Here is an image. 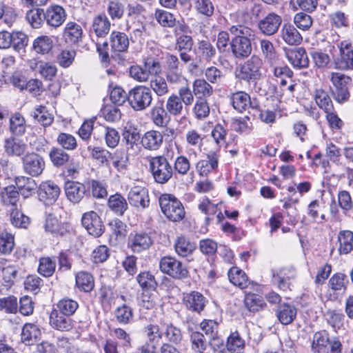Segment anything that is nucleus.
<instances>
[{"instance_id": "obj_1", "label": "nucleus", "mask_w": 353, "mask_h": 353, "mask_svg": "<svg viewBox=\"0 0 353 353\" xmlns=\"http://www.w3.org/2000/svg\"><path fill=\"white\" fill-rule=\"evenodd\" d=\"M263 62L258 56L252 55L246 61L237 65L234 76L240 82L256 85L261 79Z\"/></svg>"}, {"instance_id": "obj_2", "label": "nucleus", "mask_w": 353, "mask_h": 353, "mask_svg": "<svg viewBox=\"0 0 353 353\" xmlns=\"http://www.w3.org/2000/svg\"><path fill=\"white\" fill-rule=\"evenodd\" d=\"M162 213L172 222H179L185 215L182 203L172 194H162L159 198Z\"/></svg>"}, {"instance_id": "obj_3", "label": "nucleus", "mask_w": 353, "mask_h": 353, "mask_svg": "<svg viewBox=\"0 0 353 353\" xmlns=\"http://www.w3.org/2000/svg\"><path fill=\"white\" fill-rule=\"evenodd\" d=\"M159 269L165 274L176 280H184L190 277L187 266L174 256H163L159 261Z\"/></svg>"}, {"instance_id": "obj_4", "label": "nucleus", "mask_w": 353, "mask_h": 353, "mask_svg": "<svg viewBox=\"0 0 353 353\" xmlns=\"http://www.w3.org/2000/svg\"><path fill=\"white\" fill-rule=\"evenodd\" d=\"M150 171L154 181L166 183L172 176V168L164 156H156L149 160Z\"/></svg>"}, {"instance_id": "obj_5", "label": "nucleus", "mask_w": 353, "mask_h": 353, "mask_svg": "<svg viewBox=\"0 0 353 353\" xmlns=\"http://www.w3.org/2000/svg\"><path fill=\"white\" fill-rule=\"evenodd\" d=\"M129 105L134 111H143L151 105L152 101L150 89L143 85H137L128 92Z\"/></svg>"}, {"instance_id": "obj_6", "label": "nucleus", "mask_w": 353, "mask_h": 353, "mask_svg": "<svg viewBox=\"0 0 353 353\" xmlns=\"http://www.w3.org/2000/svg\"><path fill=\"white\" fill-rule=\"evenodd\" d=\"M154 243L151 232L143 230H134L128 238V248L134 253H141L150 248Z\"/></svg>"}, {"instance_id": "obj_7", "label": "nucleus", "mask_w": 353, "mask_h": 353, "mask_svg": "<svg viewBox=\"0 0 353 353\" xmlns=\"http://www.w3.org/2000/svg\"><path fill=\"white\" fill-rule=\"evenodd\" d=\"M352 79L347 75L339 72L332 74L331 81L332 82L334 90H332V94L334 99L339 103L347 101L350 98V92L347 85L351 82Z\"/></svg>"}, {"instance_id": "obj_8", "label": "nucleus", "mask_w": 353, "mask_h": 353, "mask_svg": "<svg viewBox=\"0 0 353 353\" xmlns=\"http://www.w3.org/2000/svg\"><path fill=\"white\" fill-rule=\"evenodd\" d=\"M249 35L234 37L230 41V52L235 59L242 60L248 58L252 51L251 39Z\"/></svg>"}, {"instance_id": "obj_9", "label": "nucleus", "mask_w": 353, "mask_h": 353, "mask_svg": "<svg viewBox=\"0 0 353 353\" xmlns=\"http://www.w3.org/2000/svg\"><path fill=\"white\" fill-rule=\"evenodd\" d=\"M335 68L342 70H353V45L343 41L339 45V54L334 60Z\"/></svg>"}, {"instance_id": "obj_10", "label": "nucleus", "mask_w": 353, "mask_h": 353, "mask_svg": "<svg viewBox=\"0 0 353 353\" xmlns=\"http://www.w3.org/2000/svg\"><path fill=\"white\" fill-rule=\"evenodd\" d=\"M81 224L89 234L99 237L105 232V225L101 218L94 211L85 212L82 215Z\"/></svg>"}, {"instance_id": "obj_11", "label": "nucleus", "mask_w": 353, "mask_h": 353, "mask_svg": "<svg viewBox=\"0 0 353 353\" xmlns=\"http://www.w3.org/2000/svg\"><path fill=\"white\" fill-rule=\"evenodd\" d=\"M64 190L67 199L73 203H79L85 196H90V187L75 181H65Z\"/></svg>"}, {"instance_id": "obj_12", "label": "nucleus", "mask_w": 353, "mask_h": 353, "mask_svg": "<svg viewBox=\"0 0 353 353\" xmlns=\"http://www.w3.org/2000/svg\"><path fill=\"white\" fill-rule=\"evenodd\" d=\"M41 336V330L33 324L26 323L22 329L21 341L28 345L37 343V351L38 353H44L43 341L39 342Z\"/></svg>"}, {"instance_id": "obj_13", "label": "nucleus", "mask_w": 353, "mask_h": 353, "mask_svg": "<svg viewBox=\"0 0 353 353\" xmlns=\"http://www.w3.org/2000/svg\"><path fill=\"white\" fill-rule=\"evenodd\" d=\"M284 50L288 60L294 68L302 69L309 66L310 60L304 48H285Z\"/></svg>"}, {"instance_id": "obj_14", "label": "nucleus", "mask_w": 353, "mask_h": 353, "mask_svg": "<svg viewBox=\"0 0 353 353\" xmlns=\"http://www.w3.org/2000/svg\"><path fill=\"white\" fill-rule=\"evenodd\" d=\"M282 23V18L275 12H270L258 23L261 32L267 36L274 34Z\"/></svg>"}, {"instance_id": "obj_15", "label": "nucleus", "mask_w": 353, "mask_h": 353, "mask_svg": "<svg viewBox=\"0 0 353 353\" xmlns=\"http://www.w3.org/2000/svg\"><path fill=\"white\" fill-rule=\"evenodd\" d=\"M65 9L59 5L52 4L46 10V22L51 27L61 26L66 19Z\"/></svg>"}, {"instance_id": "obj_16", "label": "nucleus", "mask_w": 353, "mask_h": 353, "mask_svg": "<svg viewBox=\"0 0 353 353\" xmlns=\"http://www.w3.org/2000/svg\"><path fill=\"white\" fill-rule=\"evenodd\" d=\"M130 204L135 208H146L150 205L148 190L145 188L135 186L130 190L128 196Z\"/></svg>"}, {"instance_id": "obj_17", "label": "nucleus", "mask_w": 353, "mask_h": 353, "mask_svg": "<svg viewBox=\"0 0 353 353\" xmlns=\"http://www.w3.org/2000/svg\"><path fill=\"white\" fill-rule=\"evenodd\" d=\"M296 271L292 267H285L279 269L276 272H272V278L277 283L280 290L283 291L290 288L292 281L295 279Z\"/></svg>"}, {"instance_id": "obj_18", "label": "nucleus", "mask_w": 353, "mask_h": 353, "mask_svg": "<svg viewBox=\"0 0 353 353\" xmlns=\"http://www.w3.org/2000/svg\"><path fill=\"white\" fill-rule=\"evenodd\" d=\"M184 303L188 310L200 314L205 308L208 300L200 292L192 291L183 298Z\"/></svg>"}, {"instance_id": "obj_19", "label": "nucleus", "mask_w": 353, "mask_h": 353, "mask_svg": "<svg viewBox=\"0 0 353 353\" xmlns=\"http://www.w3.org/2000/svg\"><path fill=\"white\" fill-rule=\"evenodd\" d=\"M276 316L279 322L285 325L292 323L296 317V307L288 303H282L276 306Z\"/></svg>"}, {"instance_id": "obj_20", "label": "nucleus", "mask_w": 353, "mask_h": 353, "mask_svg": "<svg viewBox=\"0 0 353 353\" xmlns=\"http://www.w3.org/2000/svg\"><path fill=\"white\" fill-rule=\"evenodd\" d=\"M50 324L59 331H69L73 327V321L69 316L54 310L50 315Z\"/></svg>"}, {"instance_id": "obj_21", "label": "nucleus", "mask_w": 353, "mask_h": 353, "mask_svg": "<svg viewBox=\"0 0 353 353\" xmlns=\"http://www.w3.org/2000/svg\"><path fill=\"white\" fill-rule=\"evenodd\" d=\"M163 136L157 130H149L146 132L140 141L142 146L149 150H157L163 144Z\"/></svg>"}, {"instance_id": "obj_22", "label": "nucleus", "mask_w": 353, "mask_h": 353, "mask_svg": "<svg viewBox=\"0 0 353 353\" xmlns=\"http://www.w3.org/2000/svg\"><path fill=\"white\" fill-rule=\"evenodd\" d=\"M168 112L164 108L163 100L159 99L154 106L150 110V119L156 125L163 127L170 121Z\"/></svg>"}, {"instance_id": "obj_23", "label": "nucleus", "mask_w": 353, "mask_h": 353, "mask_svg": "<svg viewBox=\"0 0 353 353\" xmlns=\"http://www.w3.org/2000/svg\"><path fill=\"white\" fill-rule=\"evenodd\" d=\"M330 341L326 330L316 332L313 336L312 350L314 353H329Z\"/></svg>"}, {"instance_id": "obj_24", "label": "nucleus", "mask_w": 353, "mask_h": 353, "mask_svg": "<svg viewBox=\"0 0 353 353\" xmlns=\"http://www.w3.org/2000/svg\"><path fill=\"white\" fill-rule=\"evenodd\" d=\"M41 160L42 158L35 153L26 155L23 159L25 171L32 176L40 174L43 171L41 163Z\"/></svg>"}, {"instance_id": "obj_25", "label": "nucleus", "mask_w": 353, "mask_h": 353, "mask_svg": "<svg viewBox=\"0 0 353 353\" xmlns=\"http://www.w3.org/2000/svg\"><path fill=\"white\" fill-rule=\"evenodd\" d=\"M174 248L178 255L186 257L193 253L196 249V245L188 237L181 236L175 240Z\"/></svg>"}, {"instance_id": "obj_26", "label": "nucleus", "mask_w": 353, "mask_h": 353, "mask_svg": "<svg viewBox=\"0 0 353 353\" xmlns=\"http://www.w3.org/2000/svg\"><path fill=\"white\" fill-rule=\"evenodd\" d=\"M63 34L66 43L77 44L81 40L83 30L80 25L70 21L65 25Z\"/></svg>"}, {"instance_id": "obj_27", "label": "nucleus", "mask_w": 353, "mask_h": 353, "mask_svg": "<svg viewBox=\"0 0 353 353\" xmlns=\"http://www.w3.org/2000/svg\"><path fill=\"white\" fill-rule=\"evenodd\" d=\"M107 205L118 216H123L128 208L126 199L118 192L110 196Z\"/></svg>"}, {"instance_id": "obj_28", "label": "nucleus", "mask_w": 353, "mask_h": 353, "mask_svg": "<svg viewBox=\"0 0 353 353\" xmlns=\"http://www.w3.org/2000/svg\"><path fill=\"white\" fill-rule=\"evenodd\" d=\"M282 38L290 46L299 45L303 38L296 28L290 23H285L281 29Z\"/></svg>"}, {"instance_id": "obj_29", "label": "nucleus", "mask_w": 353, "mask_h": 353, "mask_svg": "<svg viewBox=\"0 0 353 353\" xmlns=\"http://www.w3.org/2000/svg\"><path fill=\"white\" fill-rule=\"evenodd\" d=\"M110 42L114 51L125 52L129 47V39L124 32L119 31L112 32L110 37Z\"/></svg>"}, {"instance_id": "obj_30", "label": "nucleus", "mask_w": 353, "mask_h": 353, "mask_svg": "<svg viewBox=\"0 0 353 353\" xmlns=\"http://www.w3.org/2000/svg\"><path fill=\"white\" fill-rule=\"evenodd\" d=\"M122 141L128 145V149H133L134 145H137L141 137L140 130L134 125L125 126L122 130Z\"/></svg>"}, {"instance_id": "obj_31", "label": "nucleus", "mask_w": 353, "mask_h": 353, "mask_svg": "<svg viewBox=\"0 0 353 353\" xmlns=\"http://www.w3.org/2000/svg\"><path fill=\"white\" fill-rule=\"evenodd\" d=\"M136 280L143 291L152 292L157 290L158 283L150 272H141L137 276Z\"/></svg>"}, {"instance_id": "obj_32", "label": "nucleus", "mask_w": 353, "mask_h": 353, "mask_svg": "<svg viewBox=\"0 0 353 353\" xmlns=\"http://www.w3.org/2000/svg\"><path fill=\"white\" fill-rule=\"evenodd\" d=\"M76 286L84 292H90L94 287L93 276L85 271H81L75 274Z\"/></svg>"}, {"instance_id": "obj_33", "label": "nucleus", "mask_w": 353, "mask_h": 353, "mask_svg": "<svg viewBox=\"0 0 353 353\" xmlns=\"http://www.w3.org/2000/svg\"><path fill=\"white\" fill-rule=\"evenodd\" d=\"M4 148L8 154L19 157L25 154L27 145L20 139L10 137L5 140Z\"/></svg>"}, {"instance_id": "obj_34", "label": "nucleus", "mask_w": 353, "mask_h": 353, "mask_svg": "<svg viewBox=\"0 0 353 353\" xmlns=\"http://www.w3.org/2000/svg\"><path fill=\"white\" fill-rule=\"evenodd\" d=\"M92 29L99 37H103L108 34L110 22L105 13H101L94 18Z\"/></svg>"}, {"instance_id": "obj_35", "label": "nucleus", "mask_w": 353, "mask_h": 353, "mask_svg": "<svg viewBox=\"0 0 353 353\" xmlns=\"http://www.w3.org/2000/svg\"><path fill=\"white\" fill-rule=\"evenodd\" d=\"M16 185L24 198H28L35 190L37 185L34 179L26 176H17L15 178Z\"/></svg>"}, {"instance_id": "obj_36", "label": "nucleus", "mask_w": 353, "mask_h": 353, "mask_svg": "<svg viewBox=\"0 0 353 353\" xmlns=\"http://www.w3.org/2000/svg\"><path fill=\"white\" fill-rule=\"evenodd\" d=\"M66 232L61 222L52 214L49 213L46 218V232H49L54 236H63Z\"/></svg>"}, {"instance_id": "obj_37", "label": "nucleus", "mask_w": 353, "mask_h": 353, "mask_svg": "<svg viewBox=\"0 0 353 353\" xmlns=\"http://www.w3.org/2000/svg\"><path fill=\"white\" fill-rule=\"evenodd\" d=\"M43 6L32 7V9L27 12L26 18L33 28H39L42 26L44 21Z\"/></svg>"}, {"instance_id": "obj_38", "label": "nucleus", "mask_w": 353, "mask_h": 353, "mask_svg": "<svg viewBox=\"0 0 353 353\" xmlns=\"http://www.w3.org/2000/svg\"><path fill=\"white\" fill-rule=\"evenodd\" d=\"M230 281L234 285L243 289L248 285V277L244 271L237 267L231 268L228 273Z\"/></svg>"}, {"instance_id": "obj_39", "label": "nucleus", "mask_w": 353, "mask_h": 353, "mask_svg": "<svg viewBox=\"0 0 353 353\" xmlns=\"http://www.w3.org/2000/svg\"><path fill=\"white\" fill-rule=\"evenodd\" d=\"M339 241V252L341 254H347L353 249V232L350 230L341 231L338 236Z\"/></svg>"}, {"instance_id": "obj_40", "label": "nucleus", "mask_w": 353, "mask_h": 353, "mask_svg": "<svg viewBox=\"0 0 353 353\" xmlns=\"http://www.w3.org/2000/svg\"><path fill=\"white\" fill-rule=\"evenodd\" d=\"M245 347V341L237 331L232 332L228 338L226 348L232 353H242Z\"/></svg>"}, {"instance_id": "obj_41", "label": "nucleus", "mask_w": 353, "mask_h": 353, "mask_svg": "<svg viewBox=\"0 0 353 353\" xmlns=\"http://www.w3.org/2000/svg\"><path fill=\"white\" fill-rule=\"evenodd\" d=\"M1 197L6 205L17 208V203L19 199V193L14 185H8L1 191Z\"/></svg>"}, {"instance_id": "obj_42", "label": "nucleus", "mask_w": 353, "mask_h": 353, "mask_svg": "<svg viewBox=\"0 0 353 353\" xmlns=\"http://www.w3.org/2000/svg\"><path fill=\"white\" fill-rule=\"evenodd\" d=\"M49 157L54 166L59 168L69 161L70 155L63 149L53 147L49 152Z\"/></svg>"}, {"instance_id": "obj_43", "label": "nucleus", "mask_w": 353, "mask_h": 353, "mask_svg": "<svg viewBox=\"0 0 353 353\" xmlns=\"http://www.w3.org/2000/svg\"><path fill=\"white\" fill-rule=\"evenodd\" d=\"M315 101L318 106L323 110L325 112L332 111L334 109L328 93L322 89L316 90Z\"/></svg>"}, {"instance_id": "obj_44", "label": "nucleus", "mask_w": 353, "mask_h": 353, "mask_svg": "<svg viewBox=\"0 0 353 353\" xmlns=\"http://www.w3.org/2000/svg\"><path fill=\"white\" fill-rule=\"evenodd\" d=\"M10 221L12 225L17 228H27L30 223V218L17 208L11 210Z\"/></svg>"}, {"instance_id": "obj_45", "label": "nucleus", "mask_w": 353, "mask_h": 353, "mask_svg": "<svg viewBox=\"0 0 353 353\" xmlns=\"http://www.w3.org/2000/svg\"><path fill=\"white\" fill-rule=\"evenodd\" d=\"M349 280L347 276L341 272L334 274L329 280L328 285L334 291L343 290L345 292L347 289Z\"/></svg>"}, {"instance_id": "obj_46", "label": "nucleus", "mask_w": 353, "mask_h": 353, "mask_svg": "<svg viewBox=\"0 0 353 353\" xmlns=\"http://www.w3.org/2000/svg\"><path fill=\"white\" fill-rule=\"evenodd\" d=\"M231 101L234 108L242 112L248 105L250 95L245 92L239 91L232 94Z\"/></svg>"}, {"instance_id": "obj_47", "label": "nucleus", "mask_w": 353, "mask_h": 353, "mask_svg": "<svg viewBox=\"0 0 353 353\" xmlns=\"http://www.w3.org/2000/svg\"><path fill=\"white\" fill-rule=\"evenodd\" d=\"M117 321L121 324H128L133 319L132 309L126 304L118 307L114 310Z\"/></svg>"}, {"instance_id": "obj_48", "label": "nucleus", "mask_w": 353, "mask_h": 353, "mask_svg": "<svg viewBox=\"0 0 353 353\" xmlns=\"http://www.w3.org/2000/svg\"><path fill=\"white\" fill-rule=\"evenodd\" d=\"M107 12L112 20H119L124 15L125 6L119 0L110 1L107 7Z\"/></svg>"}, {"instance_id": "obj_49", "label": "nucleus", "mask_w": 353, "mask_h": 353, "mask_svg": "<svg viewBox=\"0 0 353 353\" xmlns=\"http://www.w3.org/2000/svg\"><path fill=\"white\" fill-rule=\"evenodd\" d=\"M10 129L15 136H21L25 133V120L19 113L14 114L10 119Z\"/></svg>"}, {"instance_id": "obj_50", "label": "nucleus", "mask_w": 353, "mask_h": 353, "mask_svg": "<svg viewBox=\"0 0 353 353\" xmlns=\"http://www.w3.org/2000/svg\"><path fill=\"white\" fill-rule=\"evenodd\" d=\"M46 205L54 203L61 192L59 187L52 181H46Z\"/></svg>"}, {"instance_id": "obj_51", "label": "nucleus", "mask_w": 353, "mask_h": 353, "mask_svg": "<svg viewBox=\"0 0 353 353\" xmlns=\"http://www.w3.org/2000/svg\"><path fill=\"white\" fill-rule=\"evenodd\" d=\"M78 307V303L76 301L69 298H63L57 303V307L59 310V312L69 316L72 315L76 312Z\"/></svg>"}, {"instance_id": "obj_52", "label": "nucleus", "mask_w": 353, "mask_h": 353, "mask_svg": "<svg viewBox=\"0 0 353 353\" xmlns=\"http://www.w3.org/2000/svg\"><path fill=\"white\" fill-rule=\"evenodd\" d=\"M57 141L63 150H74L77 147L75 137L70 134L61 132L59 134Z\"/></svg>"}, {"instance_id": "obj_53", "label": "nucleus", "mask_w": 353, "mask_h": 353, "mask_svg": "<svg viewBox=\"0 0 353 353\" xmlns=\"http://www.w3.org/2000/svg\"><path fill=\"white\" fill-rule=\"evenodd\" d=\"M0 309L8 314H15L18 310V301L16 296L10 295L0 299Z\"/></svg>"}, {"instance_id": "obj_54", "label": "nucleus", "mask_w": 353, "mask_h": 353, "mask_svg": "<svg viewBox=\"0 0 353 353\" xmlns=\"http://www.w3.org/2000/svg\"><path fill=\"white\" fill-rule=\"evenodd\" d=\"M245 307L252 312H258L263 308L264 301L261 296L255 294H248L245 296L244 301Z\"/></svg>"}, {"instance_id": "obj_55", "label": "nucleus", "mask_w": 353, "mask_h": 353, "mask_svg": "<svg viewBox=\"0 0 353 353\" xmlns=\"http://www.w3.org/2000/svg\"><path fill=\"white\" fill-rule=\"evenodd\" d=\"M155 17L160 25L163 27L172 28L175 26L176 19L174 14L168 11L157 10L155 12Z\"/></svg>"}, {"instance_id": "obj_56", "label": "nucleus", "mask_w": 353, "mask_h": 353, "mask_svg": "<svg viewBox=\"0 0 353 353\" xmlns=\"http://www.w3.org/2000/svg\"><path fill=\"white\" fill-rule=\"evenodd\" d=\"M110 98L112 103L115 105H121L126 101L129 103L128 92L126 93L120 86L117 85L112 89L110 94Z\"/></svg>"}, {"instance_id": "obj_57", "label": "nucleus", "mask_w": 353, "mask_h": 353, "mask_svg": "<svg viewBox=\"0 0 353 353\" xmlns=\"http://www.w3.org/2000/svg\"><path fill=\"white\" fill-rule=\"evenodd\" d=\"M17 19V14L14 10L3 3H0V20L8 27H10Z\"/></svg>"}, {"instance_id": "obj_58", "label": "nucleus", "mask_w": 353, "mask_h": 353, "mask_svg": "<svg viewBox=\"0 0 353 353\" xmlns=\"http://www.w3.org/2000/svg\"><path fill=\"white\" fill-rule=\"evenodd\" d=\"M194 112L198 119H202L208 117L210 114V107L207 100L204 97H197V100L194 108Z\"/></svg>"}, {"instance_id": "obj_59", "label": "nucleus", "mask_w": 353, "mask_h": 353, "mask_svg": "<svg viewBox=\"0 0 353 353\" xmlns=\"http://www.w3.org/2000/svg\"><path fill=\"white\" fill-rule=\"evenodd\" d=\"M193 92L195 95L202 94L205 97L212 94V87L205 79H196L193 83Z\"/></svg>"}, {"instance_id": "obj_60", "label": "nucleus", "mask_w": 353, "mask_h": 353, "mask_svg": "<svg viewBox=\"0 0 353 353\" xmlns=\"http://www.w3.org/2000/svg\"><path fill=\"white\" fill-rule=\"evenodd\" d=\"M167 111L174 116L179 115L183 109V104L181 98L175 94L171 95L167 101Z\"/></svg>"}, {"instance_id": "obj_61", "label": "nucleus", "mask_w": 353, "mask_h": 353, "mask_svg": "<svg viewBox=\"0 0 353 353\" xmlns=\"http://www.w3.org/2000/svg\"><path fill=\"white\" fill-rule=\"evenodd\" d=\"M165 336L170 342L174 344L179 343L183 339L181 330L171 323L166 324Z\"/></svg>"}, {"instance_id": "obj_62", "label": "nucleus", "mask_w": 353, "mask_h": 353, "mask_svg": "<svg viewBox=\"0 0 353 353\" xmlns=\"http://www.w3.org/2000/svg\"><path fill=\"white\" fill-rule=\"evenodd\" d=\"M14 245V236L5 232L0 234V252L4 254H10Z\"/></svg>"}, {"instance_id": "obj_63", "label": "nucleus", "mask_w": 353, "mask_h": 353, "mask_svg": "<svg viewBox=\"0 0 353 353\" xmlns=\"http://www.w3.org/2000/svg\"><path fill=\"white\" fill-rule=\"evenodd\" d=\"M43 280L37 275H29L24 281V288L26 290L37 294L42 285Z\"/></svg>"}, {"instance_id": "obj_64", "label": "nucleus", "mask_w": 353, "mask_h": 353, "mask_svg": "<svg viewBox=\"0 0 353 353\" xmlns=\"http://www.w3.org/2000/svg\"><path fill=\"white\" fill-rule=\"evenodd\" d=\"M217 243L213 239H205L199 241V250L205 255H214L217 251Z\"/></svg>"}]
</instances>
